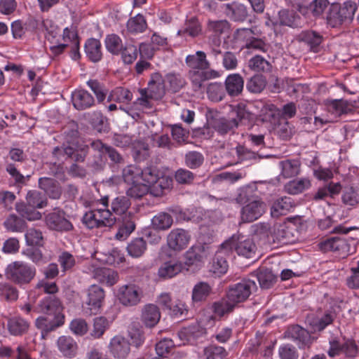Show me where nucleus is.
<instances>
[{"instance_id": "f257e3e1", "label": "nucleus", "mask_w": 359, "mask_h": 359, "mask_svg": "<svg viewBox=\"0 0 359 359\" xmlns=\"http://www.w3.org/2000/svg\"><path fill=\"white\" fill-rule=\"evenodd\" d=\"M131 205L130 201L127 196H118L111 201V210L114 216H119L121 224L116 234L119 240L126 239L135 230V224L134 215L128 211Z\"/></svg>"}, {"instance_id": "f03ea898", "label": "nucleus", "mask_w": 359, "mask_h": 359, "mask_svg": "<svg viewBox=\"0 0 359 359\" xmlns=\"http://www.w3.org/2000/svg\"><path fill=\"white\" fill-rule=\"evenodd\" d=\"M108 204L109 197L102 198L101 207L93 208L83 215V224L89 229L112 226L116 223V217L108 209Z\"/></svg>"}, {"instance_id": "7ed1b4c3", "label": "nucleus", "mask_w": 359, "mask_h": 359, "mask_svg": "<svg viewBox=\"0 0 359 359\" xmlns=\"http://www.w3.org/2000/svg\"><path fill=\"white\" fill-rule=\"evenodd\" d=\"M357 10V5L352 1L343 4H332L326 15V22L332 28H340L346 22H351Z\"/></svg>"}, {"instance_id": "20e7f679", "label": "nucleus", "mask_w": 359, "mask_h": 359, "mask_svg": "<svg viewBox=\"0 0 359 359\" xmlns=\"http://www.w3.org/2000/svg\"><path fill=\"white\" fill-rule=\"evenodd\" d=\"M26 202L18 203L15 205L16 211L21 217L29 221L39 219L41 213L36 210L46 205V197L36 190H29L25 197Z\"/></svg>"}, {"instance_id": "39448f33", "label": "nucleus", "mask_w": 359, "mask_h": 359, "mask_svg": "<svg viewBox=\"0 0 359 359\" xmlns=\"http://www.w3.org/2000/svg\"><path fill=\"white\" fill-rule=\"evenodd\" d=\"M5 275L10 281L23 286L29 284L34 279L36 276V269L28 263L15 261L7 266Z\"/></svg>"}, {"instance_id": "423d86ee", "label": "nucleus", "mask_w": 359, "mask_h": 359, "mask_svg": "<svg viewBox=\"0 0 359 359\" xmlns=\"http://www.w3.org/2000/svg\"><path fill=\"white\" fill-rule=\"evenodd\" d=\"M355 241L351 238L344 236L332 237L319 244L320 248L324 252L333 251L338 255L345 257L355 252Z\"/></svg>"}, {"instance_id": "0eeeda50", "label": "nucleus", "mask_w": 359, "mask_h": 359, "mask_svg": "<svg viewBox=\"0 0 359 359\" xmlns=\"http://www.w3.org/2000/svg\"><path fill=\"white\" fill-rule=\"evenodd\" d=\"M105 297L104 290L97 285H90L86 290V298L82 305L86 316L97 315L100 312Z\"/></svg>"}, {"instance_id": "6e6552de", "label": "nucleus", "mask_w": 359, "mask_h": 359, "mask_svg": "<svg viewBox=\"0 0 359 359\" xmlns=\"http://www.w3.org/2000/svg\"><path fill=\"white\" fill-rule=\"evenodd\" d=\"M256 290L257 285L254 280L243 279L229 287L228 298L237 305L246 301Z\"/></svg>"}, {"instance_id": "1a4fd4ad", "label": "nucleus", "mask_w": 359, "mask_h": 359, "mask_svg": "<svg viewBox=\"0 0 359 359\" xmlns=\"http://www.w3.org/2000/svg\"><path fill=\"white\" fill-rule=\"evenodd\" d=\"M211 252L210 245L197 243L184 253V264L188 266H201L208 259Z\"/></svg>"}, {"instance_id": "9d476101", "label": "nucleus", "mask_w": 359, "mask_h": 359, "mask_svg": "<svg viewBox=\"0 0 359 359\" xmlns=\"http://www.w3.org/2000/svg\"><path fill=\"white\" fill-rule=\"evenodd\" d=\"M116 297L123 306H135L141 302L143 292L136 285H124L118 289Z\"/></svg>"}, {"instance_id": "9b49d317", "label": "nucleus", "mask_w": 359, "mask_h": 359, "mask_svg": "<svg viewBox=\"0 0 359 359\" xmlns=\"http://www.w3.org/2000/svg\"><path fill=\"white\" fill-rule=\"evenodd\" d=\"M191 239L190 233L181 228L171 230L166 237L167 245L174 252H181L186 249Z\"/></svg>"}, {"instance_id": "f8f14e48", "label": "nucleus", "mask_w": 359, "mask_h": 359, "mask_svg": "<svg viewBox=\"0 0 359 359\" xmlns=\"http://www.w3.org/2000/svg\"><path fill=\"white\" fill-rule=\"evenodd\" d=\"M231 255L230 241H224L217 251L210 266V271L216 275H222L227 271L229 264L227 257Z\"/></svg>"}, {"instance_id": "ddd939ff", "label": "nucleus", "mask_w": 359, "mask_h": 359, "mask_svg": "<svg viewBox=\"0 0 359 359\" xmlns=\"http://www.w3.org/2000/svg\"><path fill=\"white\" fill-rule=\"evenodd\" d=\"M141 182L147 184L149 187L154 186L155 188L160 187V191L156 195H159L163 189L168 188L171 184V180L168 177H160L156 168L147 167L144 170L140 169Z\"/></svg>"}, {"instance_id": "4468645a", "label": "nucleus", "mask_w": 359, "mask_h": 359, "mask_svg": "<svg viewBox=\"0 0 359 359\" xmlns=\"http://www.w3.org/2000/svg\"><path fill=\"white\" fill-rule=\"evenodd\" d=\"M226 241H230L231 253L234 249L238 255L247 258H251L255 254L257 248L253 241L250 238L241 235H233Z\"/></svg>"}, {"instance_id": "2eb2a0df", "label": "nucleus", "mask_w": 359, "mask_h": 359, "mask_svg": "<svg viewBox=\"0 0 359 359\" xmlns=\"http://www.w3.org/2000/svg\"><path fill=\"white\" fill-rule=\"evenodd\" d=\"M265 210V204L259 199L248 198L241 210V219L245 222H252L259 218Z\"/></svg>"}, {"instance_id": "dca6fc26", "label": "nucleus", "mask_w": 359, "mask_h": 359, "mask_svg": "<svg viewBox=\"0 0 359 359\" xmlns=\"http://www.w3.org/2000/svg\"><path fill=\"white\" fill-rule=\"evenodd\" d=\"M297 232L293 224H278L273 230V241L282 245L292 244L297 239Z\"/></svg>"}, {"instance_id": "f3484780", "label": "nucleus", "mask_w": 359, "mask_h": 359, "mask_svg": "<svg viewBox=\"0 0 359 359\" xmlns=\"http://www.w3.org/2000/svg\"><path fill=\"white\" fill-rule=\"evenodd\" d=\"M238 37H248L246 40L245 47L248 49L259 50L265 52L266 50V45L265 43L253 36L261 35V31L257 27L252 29L243 28L237 30Z\"/></svg>"}, {"instance_id": "a211bd4d", "label": "nucleus", "mask_w": 359, "mask_h": 359, "mask_svg": "<svg viewBox=\"0 0 359 359\" xmlns=\"http://www.w3.org/2000/svg\"><path fill=\"white\" fill-rule=\"evenodd\" d=\"M286 334L288 338L297 342L299 348L309 347L314 340L306 330L298 325L289 327Z\"/></svg>"}, {"instance_id": "6ab92c4d", "label": "nucleus", "mask_w": 359, "mask_h": 359, "mask_svg": "<svg viewBox=\"0 0 359 359\" xmlns=\"http://www.w3.org/2000/svg\"><path fill=\"white\" fill-rule=\"evenodd\" d=\"M62 310L60 300L54 296H48L39 302L34 311L37 313L60 316Z\"/></svg>"}, {"instance_id": "aec40b11", "label": "nucleus", "mask_w": 359, "mask_h": 359, "mask_svg": "<svg viewBox=\"0 0 359 359\" xmlns=\"http://www.w3.org/2000/svg\"><path fill=\"white\" fill-rule=\"evenodd\" d=\"M109 350L114 358L125 359L130 351V343L124 337L116 335L110 340Z\"/></svg>"}, {"instance_id": "412c9836", "label": "nucleus", "mask_w": 359, "mask_h": 359, "mask_svg": "<svg viewBox=\"0 0 359 359\" xmlns=\"http://www.w3.org/2000/svg\"><path fill=\"white\" fill-rule=\"evenodd\" d=\"M72 102L77 110H85L95 104L93 95L86 90L76 89L72 93Z\"/></svg>"}, {"instance_id": "4be33fe9", "label": "nucleus", "mask_w": 359, "mask_h": 359, "mask_svg": "<svg viewBox=\"0 0 359 359\" xmlns=\"http://www.w3.org/2000/svg\"><path fill=\"white\" fill-rule=\"evenodd\" d=\"M78 134L76 129H72L66 136V141L69 145L55 147L53 149V154L61 160L72 156L74 154V146L77 142Z\"/></svg>"}, {"instance_id": "5701e85b", "label": "nucleus", "mask_w": 359, "mask_h": 359, "mask_svg": "<svg viewBox=\"0 0 359 359\" xmlns=\"http://www.w3.org/2000/svg\"><path fill=\"white\" fill-rule=\"evenodd\" d=\"M46 223L50 229L57 231H68L72 227V224L65 217L64 212L59 210L48 214Z\"/></svg>"}, {"instance_id": "b1692460", "label": "nucleus", "mask_w": 359, "mask_h": 359, "mask_svg": "<svg viewBox=\"0 0 359 359\" xmlns=\"http://www.w3.org/2000/svg\"><path fill=\"white\" fill-rule=\"evenodd\" d=\"M145 89L150 97L160 100L165 93V80L159 73H154L151 75L147 88Z\"/></svg>"}, {"instance_id": "393cba45", "label": "nucleus", "mask_w": 359, "mask_h": 359, "mask_svg": "<svg viewBox=\"0 0 359 359\" xmlns=\"http://www.w3.org/2000/svg\"><path fill=\"white\" fill-rule=\"evenodd\" d=\"M335 313L331 311H326L323 313H319L316 316L309 320V323L313 331H322L327 326L332 324L335 318Z\"/></svg>"}, {"instance_id": "a878e982", "label": "nucleus", "mask_w": 359, "mask_h": 359, "mask_svg": "<svg viewBox=\"0 0 359 359\" xmlns=\"http://www.w3.org/2000/svg\"><path fill=\"white\" fill-rule=\"evenodd\" d=\"M160 318L161 312L156 305L149 304L142 308L141 320L146 327H154L159 322Z\"/></svg>"}, {"instance_id": "bb28decb", "label": "nucleus", "mask_w": 359, "mask_h": 359, "mask_svg": "<svg viewBox=\"0 0 359 359\" xmlns=\"http://www.w3.org/2000/svg\"><path fill=\"white\" fill-rule=\"evenodd\" d=\"M219 76L217 71L210 69H194L189 72L190 79L196 88H200L203 81L218 78Z\"/></svg>"}, {"instance_id": "cd10ccee", "label": "nucleus", "mask_w": 359, "mask_h": 359, "mask_svg": "<svg viewBox=\"0 0 359 359\" xmlns=\"http://www.w3.org/2000/svg\"><path fill=\"white\" fill-rule=\"evenodd\" d=\"M225 88L230 96H237L241 93L244 81L238 74H229L225 80Z\"/></svg>"}, {"instance_id": "c85d7f7f", "label": "nucleus", "mask_w": 359, "mask_h": 359, "mask_svg": "<svg viewBox=\"0 0 359 359\" xmlns=\"http://www.w3.org/2000/svg\"><path fill=\"white\" fill-rule=\"evenodd\" d=\"M39 186L50 198L57 199L60 197L62 191L56 180L48 177H41L39 180Z\"/></svg>"}, {"instance_id": "c756f323", "label": "nucleus", "mask_w": 359, "mask_h": 359, "mask_svg": "<svg viewBox=\"0 0 359 359\" xmlns=\"http://www.w3.org/2000/svg\"><path fill=\"white\" fill-rule=\"evenodd\" d=\"M182 269V264L177 260H170L161 264L158 275L163 279L171 278L178 274Z\"/></svg>"}, {"instance_id": "7c9ffc66", "label": "nucleus", "mask_w": 359, "mask_h": 359, "mask_svg": "<svg viewBox=\"0 0 359 359\" xmlns=\"http://www.w3.org/2000/svg\"><path fill=\"white\" fill-rule=\"evenodd\" d=\"M57 346L65 357L74 358L76 355L78 346L70 337L62 336L57 339Z\"/></svg>"}, {"instance_id": "2f4dec72", "label": "nucleus", "mask_w": 359, "mask_h": 359, "mask_svg": "<svg viewBox=\"0 0 359 359\" xmlns=\"http://www.w3.org/2000/svg\"><path fill=\"white\" fill-rule=\"evenodd\" d=\"M301 163L297 159H286L279 162L280 175L284 178H290L300 172Z\"/></svg>"}, {"instance_id": "473e14b6", "label": "nucleus", "mask_w": 359, "mask_h": 359, "mask_svg": "<svg viewBox=\"0 0 359 359\" xmlns=\"http://www.w3.org/2000/svg\"><path fill=\"white\" fill-rule=\"evenodd\" d=\"M59 318L60 316L53 315L41 316L36 319L35 325L43 332H49L62 324L59 321Z\"/></svg>"}, {"instance_id": "72a5a7b5", "label": "nucleus", "mask_w": 359, "mask_h": 359, "mask_svg": "<svg viewBox=\"0 0 359 359\" xmlns=\"http://www.w3.org/2000/svg\"><path fill=\"white\" fill-rule=\"evenodd\" d=\"M293 208V202L290 197H282L276 200L271 208V214L273 217L286 215Z\"/></svg>"}, {"instance_id": "f704fd0d", "label": "nucleus", "mask_w": 359, "mask_h": 359, "mask_svg": "<svg viewBox=\"0 0 359 359\" xmlns=\"http://www.w3.org/2000/svg\"><path fill=\"white\" fill-rule=\"evenodd\" d=\"M90 145L94 150L99 151L101 155H107L114 163H121L123 161V158L116 149L104 144L100 140L93 141Z\"/></svg>"}, {"instance_id": "c9c22d12", "label": "nucleus", "mask_w": 359, "mask_h": 359, "mask_svg": "<svg viewBox=\"0 0 359 359\" xmlns=\"http://www.w3.org/2000/svg\"><path fill=\"white\" fill-rule=\"evenodd\" d=\"M102 46L99 40L89 39L85 43V52L88 58L93 62H99L102 57Z\"/></svg>"}, {"instance_id": "e433bc0d", "label": "nucleus", "mask_w": 359, "mask_h": 359, "mask_svg": "<svg viewBox=\"0 0 359 359\" xmlns=\"http://www.w3.org/2000/svg\"><path fill=\"white\" fill-rule=\"evenodd\" d=\"M186 63L191 69H208L210 64L206 58V54L203 51L198 50L195 55H189L186 57Z\"/></svg>"}, {"instance_id": "4c0bfd02", "label": "nucleus", "mask_w": 359, "mask_h": 359, "mask_svg": "<svg viewBox=\"0 0 359 359\" xmlns=\"http://www.w3.org/2000/svg\"><path fill=\"white\" fill-rule=\"evenodd\" d=\"M226 6V13L232 20L235 21H244L248 15V8L242 4L233 2L227 4Z\"/></svg>"}, {"instance_id": "58836bf2", "label": "nucleus", "mask_w": 359, "mask_h": 359, "mask_svg": "<svg viewBox=\"0 0 359 359\" xmlns=\"http://www.w3.org/2000/svg\"><path fill=\"white\" fill-rule=\"evenodd\" d=\"M201 32L202 27L198 20L195 17H191L185 21L182 28L177 32V35L184 36L187 34L191 37H196Z\"/></svg>"}, {"instance_id": "ea45409f", "label": "nucleus", "mask_w": 359, "mask_h": 359, "mask_svg": "<svg viewBox=\"0 0 359 359\" xmlns=\"http://www.w3.org/2000/svg\"><path fill=\"white\" fill-rule=\"evenodd\" d=\"M212 291V287L205 282H199L192 289L191 299L194 303L205 301Z\"/></svg>"}, {"instance_id": "a19ab883", "label": "nucleus", "mask_w": 359, "mask_h": 359, "mask_svg": "<svg viewBox=\"0 0 359 359\" xmlns=\"http://www.w3.org/2000/svg\"><path fill=\"white\" fill-rule=\"evenodd\" d=\"M29 326V323L21 317L11 318L7 323L8 331L13 335L24 334L27 331Z\"/></svg>"}, {"instance_id": "79ce46f5", "label": "nucleus", "mask_w": 359, "mask_h": 359, "mask_svg": "<svg viewBox=\"0 0 359 359\" xmlns=\"http://www.w3.org/2000/svg\"><path fill=\"white\" fill-rule=\"evenodd\" d=\"M236 306L235 302L228 298V294H226L225 298H222L213 304L212 309L215 315L222 317L232 312Z\"/></svg>"}, {"instance_id": "37998d69", "label": "nucleus", "mask_w": 359, "mask_h": 359, "mask_svg": "<svg viewBox=\"0 0 359 359\" xmlns=\"http://www.w3.org/2000/svg\"><path fill=\"white\" fill-rule=\"evenodd\" d=\"M311 187V181L309 178L304 177L292 180L285 186V191L292 195L298 194Z\"/></svg>"}, {"instance_id": "c03bdc74", "label": "nucleus", "mask_w": 359, "mask_h": 359, "mask_svg": "<svg viewBox=\"0 0 359 359\" xmlns=\"http://www.w3.org/2000/svg\"><path fill=\"white\" fill-rule=\"evenodd\" d=\"M173 219L171 215L167 212H159L151 219V224L155 229L165 231L171 227Z\"/></svg>"}, {"instance_id": "a18cd8bd", "label": "nucleus", "mask_w": 359, "mask_h": 359, "mask_svg": "<svg viewBox=\"0 0 359 359\" xmlns=\"http://www.w3.org/2000/svg\"><path fill=\"white\" fill-rule=\"evenodd\" d=\"M109 99L112 102L128 104L133 99V93L127 88L117 87L111 92Z\"/></svg>"}, {"instance_id": "49530a36", "label": "nucleus", "mask_w": 359, "mask_h": 359, "mask_svg": "<svg viewBox=\"0 0 359 359\" xmlns=\"http://www.w3.org/2000/svg\"><path fill=\"white\" fill-rule=\"evenodd\" d=\"M327 108L328 111L336 117L346 114L350 110L348 102L344 100H331L327 104Z\"/></svg>"}, {"instance_id": "de8ad7c7", "label": "nucleus", "mask_w": 359, "mask_h": 359, "mask_svg": "<svg viewBox=\"0 0 359 359\" xmlns=\"http://www.w3.org/2000/svg\"><path fill=\"white\" fill-rule=\"evenodd\" d=\"M109 323L104 317H97L93 320L90 334L93 339H100L109 328Z\"/></svg>"}, {"instance_id": "09e8293b", "label": "nucleus", "mask_w": 359, "mask_h": 359, "mask_svg": "<svg viewBox=\"0 0 359 359\" xmlns=\"http://www.w3.org/2000/svg\"><path fill=\"white\" fill-rule=\"evenodd\" d=\"M147 28V22L144 16L138 14L128 20L127 22V29L128 32L133 34L143 32Z\"/></svg>"}, {"instance_id": "8fccbe9b", "label": "nucleus", "mask_w": 359, "mask_h": 359, "mask_svg": "<svg viewBox=\"0 0 359 359\" xmlns=\"http://www.w3.org/2000/svg\"><path fill=\"white\" fill-rule=\"evenodd\" d=\"M266 86V80L262 75H255L246 83V88L252 93H260Z\"/></svg>"}, {"instance_id": "3c124183", "label": "nucleus", "mask_w": 359, "mask_h": 359, "mask_svg": "<svg viewBox=\"0 0 359 359\" xmlns=\"http://www.w3.org/2000/svg\"><path fill=\"white\" fill-rule=\"evenodd\" d=\"M257 278L260 287L264 289L271 287L276 280V276L272 271L268 269H262L257 271Z\"/></svg>"}, {"instance_id": "603ef678", "label": "nucleus", "mask_w": 359, "mask_h": 359, "mask_svg": "<svg viewBox=\"0 0 359 359\" xmlns=\"http://www.w3.org/2000/svg\"><path fill=\"white\" fill-rule=\"evenodd\" d=\"M237 125L238 123L234 118L228 120L224 118H220L214 121L213 128L219 134L224 135L236 128Z\"/></svg>"}, {"instance_id": "864d4df0", "label": "nucleus", "mask_w": 359, "mask_h": 359, "mask_svg": "<svg viewBox=\"0 0 359 359\" xmlns=\"http://www.w3.org/2000/svg\"><path fill=\"white\" fill-rule=\"evenodd\" d=\"M249 67L255 72H269L271 71V65L260 55H255L248 62Z\"/></svg>"}, {"instance_id": "5fc2aeb1", "label": "nucleus", "mask_w": 359, "mask_h": 359, "mask_svg": "<svg viewBox=\"0 0 359 359\" xmlns=\"http://www.w3.org/2000/svg\"><path fill=\"white\" fill-rule=\"evenodd\" d=\"M25 222L15 215H9L4 222L6 229L12 232H22L25 229Z\"/></svg>"}, {"instance_id": "6e6d98bb", "label": "nucleus", "mask_w": 359, "mask_h": 359, "mask_svg": "<svg viewBox=\"0 0 359 359\" xmlns=\"http://www.w3.org/2000/svg\"><path fill=\"white\" fill-rule=\"evenodd\" d=\"M105 46L109 53L118 55L123 49L122 40L116 34L108 35L105 39Z\"/></svg>"}, {"instance_id": "4d7b16f0", "label": "nucleus", "mask_w": 359, "mask_h": 359, "mask_svg": "<svg viewBox=\"0 0 359 359\" xmlns=\"http://www.w3.org/2000/svg\"><path fill=\"white\" fill-rule=\"evenodd\" d=\"M130 185V187L126 191L127 196L134 198H140L143 197L149 192L150 189L147 184H144L141 181Z\"/></svg>"}, {"instance_id": "13d9d810", "label": "nucleus", "mask_w": 359, "mask_h": 359, "mask_svg": "<svg viewBox=\"0 0 359 359\" xmlns=\"http://www.w3.org/2000/svg\"><path fill=\"white\" fill-rule=\"evenodd\" d=\"M140 168L135 165H128L123 170L122 177L124 182L132 184L141 181Z\"/></svg>"}, {"instance_id": "bf43d9fd", "label": "nucleus", "mask_w": 359, "mask_h": 359, "mask_svg": "<svg viewBox=\"0 0 359 359\" xmlns=\"http://www.w3.org/2000/svg\"><path fill=\"white\" fill-rule=\"evenodd\" d=\"M147 248V243L142 238L133 240L127 248L128 254L133 257L142 255Z\"/></svg>"}, {"instance_id": "052dcab7", "label": "nucleus", "mask_w": 359, "mask_h": 359, "mask_svg": "<svg viewBox=\"0 0 359 359\" xmlns=\"http://www.w3.org/2000/svg\"><path fill=\"white\" fill-rule=\"evenodd\" d=\"M165 83L169 86V89L175 93L179 91L185 84L184 79L177 74L170 73L168 74L165 79Z\"/></svg>"}, {"instance_id": "680f3d73", "label": "nucleus", "mask_w": 359, "mask_h": 359, "mask_svg": "<svg viewBox=\"0 0 359 359\" xmlns=\"http://www.w3.org/2000/svg\"><path fill=\"white\" fill-rule=\"evenodd\" d=\"M0 297L9 302L15 301L18 298V290L9 283H1Z\"/></svg>"}, {"instance_id": "e2e57ef3", "label": "nucleus", "mask_w": 359, "mask_h": 359, "mask_svg": "<svg viewBox=\"0 0 359 359\" xmlns=\"http://www.w3.org/2000/svg\"><path fill=\"white\" fill-rule=\"evenodd\" d=\"M206 359H224L227 352L222 346L210 345L204 350Z\"/></svg>"}, {"instance_id": "0e129e2a", "label": "nucleus", "mask_w": 359, "mask_h": 359, "mask_svg": "<svg viewBox=\"0 0 359 359\" xmlns=\"http://www.w3.org/2000/svg\"><path fill=\"white\" fill-rule=\"evenodd\" d=\"M280 25L290 27L298 25V18L293 11L282 10L278 13Z\"/></svg>"}, {"instance_id": "69168bd1", "label": "nucleus", "mask_w": 359, "mask_h": 359, "mask_svg": "<svg viewBox=\"0 0 359 359\" xmlns=\"http://www.w3.org/2000/svg\"><path fill=\"white\" fill-rule=\"evenodd\" d=\"M207 93L209 98L215 102H218L222 100L224 96V91L222 83H211L209 84Z\"/></svg>"}, {"instance_id": "338daca9", "label": "nucleus", "mask_w": 359, "mask_h": 359, "mask_svg": "<svg viewBox=\"0 0 359 359\" xmlns=\"http://www.w3.org/2000/svg\"><path fill=\"white\" fill-rule=\"evenodd\" d=\"M327 0H313L309 5L308 10L315 17L321 16L329 7Z\"/></svg>"}, {"instance_id": "774afa93", "label": "nucleus", "mask_w": 359, "mask_h": 359, "mask_svg": "<svg viewBox=\"0 0 359 359\" xmlns=\"http://www.w3.org/2000/svg\"><path fill=\"white\" fill-rule=\"evenodd\" d=\"M278 354L280 359H297L299 356L296 348L289 344L280 346Z\"/></svg>"}]
</instances>
